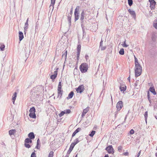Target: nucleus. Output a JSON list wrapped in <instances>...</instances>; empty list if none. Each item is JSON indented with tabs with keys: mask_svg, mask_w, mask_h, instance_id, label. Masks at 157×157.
Listing matches in <instances>:
<instances>
[{
	"mask_svg": "<svg viewBox=\"0 0 157 157\" xmlns=\"http://www.w3.org/2000/svg\"><path fill=\"white\" fill-rule=\"evenodd\" d=\"M142 67L140 64L135 65V77H137L140 76L142 73Z\"/></svg>",
	"mask_w": 157,
	"mask_h": 157,
	"instance_id": "1",
	"label": "nucleus"
},
{
	"mask_svg": "<svg viewBox=\"0 0 157 157\" xmlns=\"http://www.w3.org/2000/svg\"><path fill=\"white\" fill-rule=\"evenodd\" d=\"M79 68L82 73H85L88 70V64L86 63H82L80 65Z\"/></svg>",
	"mask_w": 157,
	"mask_h": 157,
	"instance_id": "2",
	"label": "nucleus"
},
{
	"mask_svg": "<svg viewBox=\"0 0 157 157\" xmlns=\"http://www.w3.org/2000/svg\"><path fill=\"white\" fill-rule=\"evenodd\" d=\"M86 14V11L84 10H83L81 14L80 20L81 21V25L82 26L84 23V19L85 18V15Z\"/></svg>",
	"mask_w": 157,
	"mask_h": 157,
	"instance_id": "3",
	"label": "nucleus"
},
{
	"mask_svg": "<svg viewBox=\"0 0 157 157\" xmlns=\"http://www.w3.org/2000/svg\"><path fill=\"white\" fill-rule=\"evenodd\" d=\"M78 11H79V8L78 7H78H76L75 9V21H76L77 20H78V19L79 18V13H78Z\"/></svg>",
	"mask_w": 157,
	"mask_h": 157,
	"instance_id": "4",
	"label": "nucleus"
},
{
	"mask_svg": "<svg viewBox=\"0 0 157 157\" xmlns=\"http://www.w3.org/2000/svg\"><path fill=\"white\" fill-rule=\"evenodd\" d=\"M105 150L108 151L109 154H113L114 153V150L113 147L112 145H109L107 147Z\"/></svg>",
	"mask_w": 157,
	"mask_h": 157,
	"instance_id": "5",
	"label": "nucleus"
},
{
	"mask_svg": "<svg viewBox=\"0 0 157 157\" xmlns=\"http://www.w3.org/2000/svg\"><path fill=\"white\" fill-rule=\"evenodd\" d=\"M123 102L121 101H119L117 103L116 107L118 111H120L122 107Z\"/></svg>",
	"mask_w": 157,
	"mask_h": 157,
	"instance_id": "6",
	"label": "nucleus"
},
{
	"mask_svg": "<svg viewBox=\"0 0 157 157\" xmlns=\"http://www.w3.org/2000/svg\"><path fill=\"white\" fill-rule=\"evenodd\" d=\"M84 86L83 85L79 86L77 89L76 90L77 93H81L83 92L84 90Z\"/></svg>",
	"mask_w": 157,
	"mask_h": 157,
	"instance_id": "7",
	"label": "nucleus"
},
{
	"mask_svg": "<svg viewBox=\"0 0 157 157\" xmlns=\"http://www.w3.org/2000/svg\"><path fill=\"white\" fill-rule=\"evenodd\" d=\"M126 89V86L125 84L123 82L122 84H121V86L120 87V89L121 91L124 92L125 91Z\"/></svg>",
	"mask_w": 157,
	"mask_h": 157,
	"instance_id": "8",
	"label": "nucleus"
},
{
	"mask_svg": "<svg viewBox=\"0 0 157 157\" xmlns=\"http://www.w3.org/2000/svg\"><path fill=\"white\" fill-rule=\"evenodd\" d=\"M149 90L150 91L153 93L154 95L156 94V92L155 91L154 86H153V84H152L151 85V86L149 88Z\"/></svg>",
	"mask_w": 157,
	"mask_h": 157,
	"instance_id": "9",
	"label": "nucleus"
},
{
	"mask_svg": "<svg viewBox=\"0 0 157 157\" xmlns=\"http://www.w3.org/2000/svg\"><path fill=\"white\" fill-rule=\"evenodd\" d=\"M128 11L132 15V17L134 19H135L136 18V14L135 11L130 9H128Z\"/></svg>",
	"mask_w": 157,
	"mask_h": 157,
	"instance_id": "10",
	"label": "nucleus"
},
{
	"mask_svg": "<svg viewBox=\"0 0 157 157\" xmlns=\"http://www.w3.org/2000/svg\"><path fill=\"white\" fill-rule=\"evenodd\" d=\"M149 2L150 3V7L151 8H153L155 7L156 2L154 0H149Z\"/></svg>",
	"mask_w": 157,
	"mask_h": 157,
	"instance_id": "11",
	"label": "nucleus"
},
{
	"mask_svg": "<svg viewBox=\"0 0 157 157\" xmlns=\"http://www.w3.org/2000/svg\"><path fill=\"white\" fill-rule=\"evenodd\" d=\"M156 33L153 32L152 33V36H151V40H152L153 42H155L156 41Z\"/></svg>",
	"mask_w": 157,
	"mask_h": 157,
	"instance_id": "12",
	"label": "nucleus"
},
{
	"mask_svg": "<svg viewBox=\"0 0 157 157\" xmlns=\"http://www.w3.org/2000/svg\"><path fill=\"white\" fill-rule=\"evenodd\" d=\"M51 4L49 8L50 9H51L52 8V11L53 10L54 8V5L55 4L56 0H51Z\"/></svg>",
	"mask_w": 157,
	"mask_h": 157,
	"instance_id": "13",
	"label": "nucleus"
},
{
	"mask_svg": "<svg viewBox=\"0 0 157 157\" xmlns=\"http://www.w3.org/2000/svg\"><path fill=\"white\" fill-rule=\"evenodd\" d=\"M89 110V108L87 107L85 109H84L82 114V117H83L85 115L86 113L88 112Z\"/></svg>",
	"mask_w": 157,
	"mask_h": 157,
	"instance_id": "14",
	"label": "nucleus"
},
{
	"mask_svg": "<svg viewBox=\"0 0 157 157\" xmlns=\"http://www.w3.org/2000/svg\"><path fill=\"white\" fill-rule=\"evenodd\" d=\"M28 21H29V18H28L27 19V20H26V22L25 23V26L24 27V29L25 30V31L27 30L28 28Z\"/></svg>",
	"mask_w": 157,
	"mask_h": 157,
	"instance_id": "15",
	"label": "nucleus"
},
{
	"mask_svg": "<svg viewBox=\"0 0 157 157\" xmlns=\"http://www.w3.org/2000/svg\"><path fill=\"white\" fill-rule=\"evenodd\" d=\"M19 40L21 41L24 37L23 33L21 31L19 32Z\"/></svg>",
	"mask_w": 157,
	"mask_h": 157,
	"instance_id": "16",
	"label": "nucleus"
},
{
	"mask_svg": "<svg viewBox=\"0 0 157 157\" xmlns=\"http://www.w3.org/2000/svg\"><path fill=\"white\" fill-rule=\"evenodd\" d=\"M28 137L31 139H34L35 138V136L33 132L29 133L28 134Z\"/></svg>",
	"mask_w": 157,
	"mask_h": 157,
	"instance_id": "17",
	"label": "nucleus"
},
{
	"mask_svg": "<svg viewBox=\"0 0 157 157\" xmlns=\"http://www.w3.org/2000/svg\"><path fill=\"white\" fill-rule=\"evenodd\" d=\"M81 130V128H77L72 134V137L74 136L76 134L79 132Z\"/></svg>",
	"mask_w": 157,
	"mask_h": 157,
	"instance_id": "18",
	"label": "nucleus"
},
{
	"mask_svg": "<svg viewBox=\"0 0 157 157\" xmlns=\"http://www.w3.org/2000/svg\"><path fill=\"white\" fill-rule=\"evenodd\" d=\"M74 147V146L72 144H71L69 149L68 150V151H67V153L68 154H70L71 153V151H72V150L73 149Z\"/></svg>",
	"mask_w": 157,
	"mask_h": 157,
	"instance_id": "19",
	"label": "nucleus"
},
{
	"mask_svg": "<svg viewBox=\"0 0 157 157\" xmlns=\"http://www.w3.org/2000/svg\"><path fill=\"white\" fill-rule=\"evenodd\" d=\"M16 132L15 129H11L9 131V134L10 136L14 135Z\"/></svg>",
	"mask_w": 157,
	"mask_h": 157,
	"instance_id": "20",
	"label": "nucleus"
},
{
	"mask_svg": "<svg viewBox=\"0 0 157 157\" xmlns=\"http://www.w3.org/2000/svg\"><path fill=\"white\" fill-rule=\"evenodd\" d=\"M74 92L73 91H71L68 94V97H67V99H69L72 98L74 95Z\"/></svg>",
	"mask_w": 157,
	"mask_h": 157,
	"instance_id": "21",
	"label": "nucleus"
},
{
	"mask_svg": "<svg viewBox=\"0 0 157 157\" xmlns=\"http://www.w3.org/2000/svg\"><path fill=\"white\" fill-rule=\"evenodd\" d=\"M63 90H58V97L60 96V98L62 95Z\"/></svg>",
	"mask_w": 157,
	"mask_h": 157,
	"instance_id": "22",
	"label": "nucleus"
},
{
	"mask_svg": "<svg viewBox=\"0 0 157 157\" xmlns=\"http://www.w3.org/2000/svg\"><path fill=\"white\" fill-rule=\"evenodd\" d=\"M79 142V140L78 138H77L74 141V142L72 143L71 144L73 145L74 146H75V145L78 143Z\"/></svg>",
	"mask_w": 157,
	"mask_h": 157,
	"instance_id": "23",
	"label": "nucleus"
},
{
	"mask_svg": "<svg viewBox=\"0 0 157 157\" xmlns=\"http://www.w3.org/2000/svg\"><path fill=\"white\" fill-rule=\"evenodd\" d=\"M67 51H66L63 54L62 56V58H64L65 59H66L67 58Z\"/></svg>",
	"mask_w": 157,
	"mask_h": 157,
	"instance_id": "24",
	"label": "nucleus"
},
{
	"mask_svg": "<svg viewBox=\"0 0 157 157\" xmlns=\"http://www.w3.org/2000/svg\"><path fill=\"white\" fill-rule=\"evenodd\" d=\"M141 84V82L139 80H136L135 83V86L136 87L138 85H140Z\"/></svg>",
	"mask_w": 157,
	"mask_h": 157,
	"instance_id": "25",
	"label": "nucleus"
},
{
	"mask_svg": "<svg viewBox=\"0 0 157 157\" xmlns=\"http://www.w3.org/2000/svg\"><path fill=\"white\" fill-rule=\"evenodd\" d=\"M35 109L34 108V107H33L32 108H31L29 110V112L30 113H35Z\"/></svg>",
	"mask_w": 157,
	"mask_h": 157,
	"instance_id": "26",
	"label": "nucleus"
},
{
	"mask_svg": "<svg viewBox=\"0 0 157 157\" xmlns=\"http://www.w3.org/2000/svg\"><path fill=\"white\" fill-rule=\"evenodd\" d=\"M25 143H31L32 142V140L31 139H30L29 138H27L25 139Z\"/></svg>",
	"mask_w": 157,
	"mask_h": 157,
	"instance_id": "27",
	"label": "nucleus"
},
{
	"mask_svg": "<svg viewBox=\"0 0 157 157\" xmlns=\"http://www.w3.org/2000/svg\"><path fill=\"white\" fill-rule=\"evenodd\" d=\"M5 46L2 44H0V50L3 51L4 50Z\"/></svg>",
	"mask_w": 157,
	"mask_h": 157,
	"instance_id": "28",
	"label": "nucleus"
},
{
	"mask_svg": "<svg viewBox=\"0 0 157 157\" xmlns=\"http://www.w3.org/2000/svg\"><path fill=\"white\" fill-rule=\"evenodd\" d=\"M29 116L32 118H36V115L35 113H30Z\"/></svg>",
	"mask_w": 157,
	"mask_h": 157,
	"instance_id": "29",
	"label": "nucleus"
},
{
	"mask_svg": "<svg viewBox=\"0 0 157 157\" xmlns=\"http://www.w3.org/2000/svg\"><path fill=\"white\" fill-rule=\"evenodd\" d=\"M30 51L28 50H25V56L27 58H28L29 55Z\"/></svg>",
	"mask_w": 157,
	"mask_h": 157,
	"instance_id": "30",
	"label": "nucleus"
},
{
	"mask_svg": "<svg viewBox=\"0 0 157 157\" xmlns=\"http://www.w3.org/2000/svg\"><path fill=\"white\" fill-rule=\"evenodd\" d=\"M17 93L16 92H15L13 94L12 96V100H15L17 96Z\"/></svg>",
	"mask_w": 157,
	"mask_h": 157,
	"instance_id": "31",
	"label": "nucleus"
},
{
	"mask_svg": "<svg viewBox=\"0 0 157 157\" xmlns=\"http://www.w3.org/2000/svg\"><path fill=\"white\" fill-rule=\"evenodd\" d=\"M119 54L121 55H123L124 54V51L123 48H121L119 52Z\"/></svg>",
	"mask_w": 157,
	"mask_h": 157,
	"instance_id": "32",
	"label": "nucleus"
},
{
	"mask_svg": "<svg viewBox=\"0 0 157 157\" xmlns=\"http://www.w3.org/2000/svg\"><path fill=\"white\" fill-rule=\"evenodd\" d=\"M54 152L53 151H51L49 153L48 157H53Z\"/></svg>",
	"mask_w": 157,
	"mask_h": 157,
	"instance_id": "33",
	"label": "nucleus"
},
{
	"mask_svg": "<svg viewBox=\"0 0 157 157\" xmlns=\"http://www.w3.org/2000/svg\"><path fill=\"white\" fill-rule=\"evenodd\" d=\"M144 116L145 120L146 121V122L147 119V111L145 112V113H144Z\"/></svg>",
	"mask_w": 157,
	"mask_h": 157,
	"instance_id": "34",
	"label": "nucleus"
},
{
	"mask_svg": "<svg viewBox=\"0 0 157 157\" xmlns=\"http://www.w3.org/2000/svg\"><path fill=\"white\" fill-rule=\"evenodd\" d=\"M135 58V64H140L138 62V59L135 56H134Z\"/></svg>",
	"mask_w": 157,
	"mask_h": 157,
	"instance_id": "35",
	"label": "nucleus"
},
{
	"mask_svg": "<svg viewBox=\"0 0 157 157\" xmlns=\"http://www.w3.org/2000/svg\"><path fill=\"white\" fill-rule=\"evenodd\" d=\"M61 87H62L61 82H59V83L58 90H61Z\"/></svg>",
	"mask_w": 157,
	"mask_h": 157,
	"instance_id": "36",
	"label": "nucleus"
},
{
	"mask_svg": "<svg viewBox=\"0 0 157 157\" xmlns=\"http://www.w3.org/2000/svg\"><path fill=\"white\" fill-rule=\"evenodd\" d=\"M95 133V131H92L89 134V136L91 137H93Z\"/></svg>",
	"mask_w": 157,
	"mask_h": 157,
	"instance_id": "37",
	"label": "nucleus"
},
{
	"mask_svg": "<svg viewBox=\"0 0 157 157\" xmlns=\"http://www.w3.org/2000/svg\"><path fill=\"white\" fill-rule=\"evenodd\" d=\"M128 3L130 6H131L133 3V1L132 0H128Z\"/></svg>",
	"mask_w": 157,
	"mask_h": 157,
	"instance_id": "38",
	"label": "nucleus"
},
{
	"mask_svg": "<svg viewBox=\"0 0 157 157\" xmlns=\"http://www.w3.org/2000/svg\"><path fill=\"white\" fill-rule=\"evenodd\" d=\"M64 111H65V113L66 114H69L71 112V110L70 109H66Z\"/></svg>",
	"mask_w": 157,
	"mask_h": 157,
	"instance_id": "39",
	"label": "nucleus"
},
{
	"mask_svg": "<svg viewBox=\"0 0 157 157\" xmlns=\"http://www.w3.org/2000/svg\"><path fill=\"white\" fill-rule=\"evenodd\" d=\"M64 114H65V111H62L59 114V117H61L63 116Z\"/></svg>",
	"mask_w": 157,
	"mask_h": 157,
	"instance_id": "40",
	"label": "nucleus"
},
{
	"mask_svg": "<svg viewBox=\"0 0 157 157\" xmlns=\"http://www.w3.org/2000/svg\"><path fill=\"white\" fill-rule=\"evenodd\" d=\"M57 77V76L55 75H51L50 78L52 79H55Z\"/></svg>",
	"mask_w": 157,
	"mask_h": 157,
	"instance_id": "41",
	"label": "nucleus"
},
{
	"mask_svg": "<svg viewBox=\"0 0 157 157\" xmlns=\"http://www.w3.org/2000/svg\"><path fill=\"white\" fill-rule=\"evenodd\" d=\"M100 48L101 50H104L106 48V47L105 46H101L100 47Z\"/></svg>",
	"mask_w": 157,
	"mask_h": 157,
	"instance_id": "42",
	"label": "nucleus"
},
{
	"mask_svg": "<svg viewBox=\"0 0 157 157\" xmlns=\"http://www.w3.org/2000/svg\"><path fill=\"white\" fill-rule=\"evenodd\" d=\"M25 146L27 148H29L30 147V145L28 143H25Z\"/></svg>",
	"mask_w": 157,
	"mask_h": 157,
	"instance_id": "43",
	"label": "nucleus"
},
{
	"mask_svg": "<svg viewBox=\"0 0 157 157\" xmlns=\"http://www.w3.org/2000/svg\"><path fill=\"white\" fill-rule=\"evenodd\" d=\"M122 45L123 47H127L128 46V45L126 44L125 40L124 42V44H122Z\"/></svg>",
	"mask_w": 157,
	"mask_h": 157,
	"instance_id": "44",
	"label": "nucleus"
},
{
	"mask_svg": "<svg viewBox=\"0 0 157 157\" xmlns=\"http://www.w3.org/2000/svg\"><path fill=\"white\" fill-rule=\"evenodd\" d=\"M31 157H36V153L33 152L31 154Z\"/></svg>",
	"mask_w": 157,
	"mask_h": 157,
	"instance_id": "45",
	"label": "nucleus"
},
{
	"mask_svg": "<svg viewBox=\"0 0 157 157\" xmlns=\"http://www.w3.org/2000/svg\"><path fill=\"white\" fill-rule=\"evenodd\" d=\"M122 147L121 146H120L118 147V151H120L122 150Z\"/></svg>",
	"mask_w": 157,
	"mask_h": 157,
	"instance_id": "46",
	"label": "nucleus"
},
{
	"mask_svg": "<svg viewBox=\"0 0 157 157\" xmlns=\"http://www.w3.org/2000/svg\"><path fill=\"white\" fill-rule=\"evenodd\" d=\"M81 46L80 45H78L77 47V51H81Z\"/></svg>",
	"mask_w": 157,
	"mask_h": 157,
	"instance_id": "47",
	"label": "nucleus"
},
{
	"mask_svg": "<svg viewBox=\"0 0 157 157\" xmlns=\"http://www.w3.org/2000/svg\"><path fill=\"white\" fill-rule=\"evenodd\" d=\"M68 20L69 21V22L71 23V16L69 15L68 17Z\"/></svg>",
	"mask_w": 157,
	"mask_h": 157,
	"instance_id": "48",
	"label": "nucleus"
},
{
	"mask_svg": "<svg viewBox=\"0 0 157 157\" xmlns=\"http://www.w3.org/2000/svg\"><path fill=\"white\" fill-rule=\"evenodd\" d=\"M129 132H130V134H134V131L133 129H132Z\"/></svg>",
	"mask_w": 157,
	"mask_h": 157,
	"instance_id": "49",
	"label": "nucleus"
},
{
	"mask_svg": "<svg viewBox=\"0 0 157 157\" xmlns=\"http://www.w3.org/2000/svg\"><path fill=\"white\" fill-rule=\"evenodd\" d=\"M128 154H129V153L128 152H125L124 153H123V155H124L127 156V155H128Z\"/></svg>",
	"mask_w": 157,
	"mask_h": 157,
	"instance_id": "50",
	"label": "nucleus"
},
{
	"mask_svg": "<svg viewBox=\"0 0 157 157\" xmlns=\"http://www.w3.org/2000/svg\"><path fill=\"white\" fill-rule=\"evenodd\" d=\"M58 68H57L56 69V70L54 71V75H56L57 76V73H58V71H57V70H58Z\"/></svg>",
	"mask_w": 157,
	"mask_h": 157,
	"instance_id": "51",
	"label": "nucleus"
},
{
	"mask_svg": "<svg viewBox=\"0 0 157 157\" xmlns=\"http://www.w3.org/2000/svg\"><path fill=\"white\" fill-rule=\"evenodd\" d=\"M103 42V41L102 40H101V41L100 42V47L101 46H102Z\"/></svg>",
	"mask_w": 157,
	"mask_h": 157,
	"instance_id": "52",
	"label": "nucleus"
},
{
	"mask_svg": "<svg viewBox=\"0 0 157 157\" xmlns=\"http://www.w3.org/2000/svg\"><path fill=\"white\" fill-rule=\"evenodd\" d=\"M40 140H39V139H38L37 140V145H39L40 144Z\"/></svg>",
	"mask_w": 157,
	"mask_h": 157,
	"instance_id": "53",
	"label": "nucleus"
},
{
	"mask_svg": "<svg viewBox=\"0 0 157 157\" xmlns=\"http://www.w3.org/2000/svg\"><path fill=\"white\" fill-rule=\"evenodd\" d=\"M153 24H157V18L154 20Z\"/></svg>",
	"mask_w": 157,
	"mask_h": 157,
	"instance_id": "54",
	"label": "nucleus"
},
{
	"mask_svg": "<svg viewBox=\"0 0 157 157\" xmlns=\"http://www.w3.org/2000/svg\"><path fill=\"white\" fill-rule=\"evenodd\" d=\"M153 26L155 29H157V24H153Z\"/></svg>",
	"mask_w": 157,
	"mask_h": 157,
	"instance_id": "55",
	"label": "nucleus"
},
{
	"mask_svg": "<svg viewBox=\"0 0 157 157\" xmlns=\"http://www.w3.org/2000/svg\"><path fill=\"white\" fill-rule=\"evenodd\" d=\"M80 52V51H78L77 54V56H78V57H79Z\"/></svg>",
	"mask_w": 157,
	"mask_h": 157,
	"instance_id": "56",
	"label": "nucleus"
},
{
	"mask_svg": "<svg viewBox=\"0 0 157 157\" xmlns=\"http://www.w3.org/2000/svg\"><path fill=\"white\" fill-rule=\"evenodd\" d=\"M36 148H37V149H39L40 148V144L39 145H37V146L36 147Z\"/></svg>",
	"mask_w": 157,
	"mask_h": 157,
	"instance_id": "57",
	"label": "nucleus"
},
{
	"mask_svg": "<svg viewBox=\"0 0 157 157\" xmlns=\"http://www.w3.org/2000/svg\"><path fill=\"white\" fill-rule=\"evenodd\" d=\"M69 14H70V16H71V15L72 14V10H71L70 13H69Z\"/></svg>",
	"mask_w": 157,
	"mask_h": 157,
	"instance_id": "58",
	"label": "nucleus"
},
{
	"mask_svg": "<svg viewBox=\"0 0 157 157\" xmlns=\"http://www.w3.org/2000/svg\"><path fill=\"white\" fill-rule=\"evenodd\" d=\"M147 97H150V94H149V91H148V92H147Z\"/></svg>",
	"mask_w": 157,
	"mask_h": 157,
	"instance_id": "59",
	"label": "nucleus"
},
{
	"mask_svg": "<svg viewBox=\"0 0 157 157\" xmlns=\"http://www.w3.org/2000/svg\"><path fill=\"white\" fill-rule=\"evenodd\" d=\"M88 57V56L86 55L85 56V58L87 59V58Z\"/></svg>",
	"mask_w": 157,
	"mask_h": 157,
	"instance_id": "60",
	"label": "nucleus"
},
{
	"mask_svg": "<svg viewBox=\"0 0 157 157\" xmlns=\"http://www.w3.org/2000/svg\"><path fill=\"white\" fill-rule=\"evenodd\" d=\"M77 71V67H75V69H74V71Z\"/></svg>",
	"mask_w": 157,
	"mask_h": 157,
	"instance_id": "61",
	"label": "nucleus"
},
{
	"mask_svg": "<svg viewBox=\"0 0 157 157\" xmlns=\"http://www.w3.org/2000/svg\"><path fill=\"white\" fill-rule=\"evenodd\" d=\"M130 76H129L128 78V80L129 81V82H130Z\"/></svg>",
	"mask_w": 157,
	"mask_h": 157,
	"instance_id": "62",
	"label": "nucleus"
},
{
	"mask_svg": "<svg viewBox=\"0 0 157 157\" xmlns=\"http://www.w3.org/2000/svg\"><path fill=\"white\" fill-rule=\"evenodd\" d=\"M69 154H68L67 153V154L65 156V157H69Z\"/></svg>",
	"mask_w": 157,
	"mask_h": 157,
	"instance_id": "63",
	"label": "nucleus"
},
{
	"mask_svg": "<svg viewBox=\"0 0 157 157\" xmlns=\"http://www.w3.org/2000/svg\"><path fill=\"white\" fill-rule=\"evenodd\" d=\"M104 157H109V155L108 154L105 155Z\"/></svg>",
	"mask_w": 157,
	"mask_h": 157,
	"instance_id": "64",
	"label": "nucleus"
}]
</instances>
